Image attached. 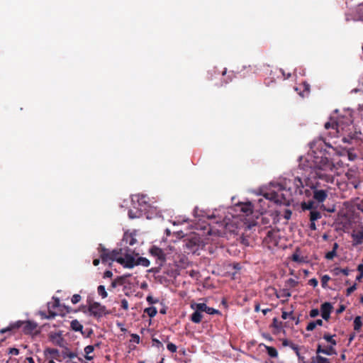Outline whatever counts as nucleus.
<instances>
[{
    "label": "nucleus",
    "mask_w": 363,
    "mask_h": 363,
    "mask_svg": "<svg viewBox=\"0 0 363 363\" xmlns=\"http://www.w3.org/2000/svg\"><path fill=\"white\" fill-rule=\"evenodd\" d=\"M98 251L103 263L115 261L128 269H132L138 265L147 267L150 264V261L145 257H140L135 259L132 255L133 251L128 247H120L111 251L100 244Z\"/></svg>",
    "instance_id": "2"
},
{
    "label": "nucleus",
    "mask_w": 363,
    "mask_h": 363,
    "mask_svg": "<svg viewBox=\"0 0 363 363\" xmlns=\"http://www.w3.org/2000/svg\"><path fill=\"white\" fill-rule=\"evenodd\" d=\"M337 255L336 252L335 250H331L325 254V259L331 260Z\"/></svg>",
    "instance_id": "33"
},
{
    "label": "nucleus",
    "mask_w": 363,
    "mask_h": 363,
    "mask_svg": "<svg viewBox=\"0 0 363 363\" xmlns=\"http://www.w3.org/2000/svg\"><path fill=\"white\" fill-rule=\"evenodd\" d=\"M80 300H81V296L79 294L73 295L72 297V299H71L72 303L74 304L79 303L80 301Z\"/></svg>",
    "instance_id": "40"
},
{
    "label": "nucleus",
    "mask_w": 363,
    "mask_h": 363,
    "mask_svg": "<svg viewBox=\"0 0 363 363\" xmlns=\"http://www.w3.org/2000/svg\"><path fill=\"white\" fill-rule=\"evenodd\" d=\"M117 286H118V285L117 284L116 281L114 279L112 281V282L108 289L109 291H111L112 289L116 288Z\"/></svg>",
    "instance_id": "57"
},
{
    "label": "nucleus",
    "mask_w": 363,
    "mask_h": 363,
    "mask_svg": "<svg viewBox=\"0 0 363 363\" xmlns=\"http://www.w3.org/2000/svg\"><path fill=\"white\" fill-rule=\"evenodd\" d=\"M54 301L52 302L48 303V309L55 311L57 308L60 306V300L57 298H53Z\"/></svg>",
    "instance_id": "18"
},
{
    "label": "nucleus",
    "mask_w": 363,
    "mask_h": 363,
    "mask_svg": "<svg viewBox=\"0 0 363 363\" xmlns=\"http://www.w3.org/2000/svg\"><path fill=\"white\" fill-rule=\"evenodd\" d=\"M113 276L111 271L107 270L104 273L103 278H111Z\"/></svg>",
    "instance_id": "55"
},
{
    "label": "nucleus",
    "mask_w": 363,
    "mask_h": 363,
    "mask_svg": "<svg viewBox=\"0 0 363 363\" xmlns=\"http://www.w3.org/2000/svg\"><path fill=\"white\" fill-rule=\"evenodd\" d=\"M57 315V313H56L55 311L52 310H48V317H46V319H53Z\"/></svg>",
    "instance_id": "37"
},
{
    "label": "nucleus",
    "mask_w": 363,
    "mask_h": 363,
    "mask_svg": "<svg viewBox=\"0 0 363 363\" xmlns=\"http://www.w3.org/2000/svg\"><path fill=\"white\" fill-rule=\"evenodd\" d=\"M313 322L315 323V326H317V325L321 326V325H323V320L321 319H318Z\"/></svg>",
    "instance_id": "63"
},
{
    "label": "nucleus",
    "mask_w": 363,
    "mask_h": 363,
    "mask_svg": "<svg viewBox=\"0 0 363 363\" xmlns=\"http://www.w3.org/2000/svg\"><path fill=\"white\" fill-rule=\"evenodd\" d=\"M199 241V239L197 238H194L191 240H189V243L187 244V245L189 246V245H197V242Z\"/></svg>",
    "instance_id": "54"
},
{
    "label": "nucleus",
    "mask_w": 363,
    "mask_h": 363,
    "mask_svg": "<svg viewBox=\"0 0 363 363\" xmlns=\"http://www.w3.org/2000/svg\"><path fill=\"white\" fill-rule=\"evenodd\" d=\"M281 296L289 298L291 296V293L289 291V290L284 289L282 291Z\"/></svg>",
    "instance_id": "56"
},
{
    "label": "nucleus",
    "mask_w": 363,
    "mask_h": 363,
    "mask_svg": "<svg viewBox=\"0 0 363 363\" xmlns=\"http://www.w3.org/2000/svg\"><path fill=\"white\" fill-rule=\"evenodd\" d=\"M330 279V277L325 274L323 275L321 278V285L323 288H326L328 281Z\"/></svg>",
    "instance_id": "31"
},
{
    "label": "nucleus",
    "mask_w": 363,
    "mask_h": 363,
    "mask_svg": "<svg viewBox=\"0 0 363 363\" xmlns=\"http://www.w3.org/2000/svg\"><path fill=\"white\" fill-rule=\"evenodd\" d=\"M315 327L316 326L315 325V323L313 321H311L306 326V330L308 331H311V330H314L315 328Z\"/></svg>",
    "instance_id": "46"
},
{
    "label": "nucleus",
    "mask_w": 363,
    "mask_h": 363,
    "mask_svg": "<svg viewBox=\"0 0 363 363\" xmlns=\"http://www.w3.org/2000/svg\"><path fill=\"white\" fill-rule=\"evenodd\" d=\"M147 197L145 195H141L138 196L137 202H138V208H142L144 212V214L147 213V211L149 208H150V205L147 202Z\"/></svg>",
    "instance_id": "10"
},
{
    "label": "nucleus",
    "mask_w": 363,
    "mask_h": 363,
    "mask_svg": "<svg viewBox=\"0 0 363 363\" xmlns=\"http://www.w3.org/2000/svg\"><path fill=\"white\" fill-rule=\"evenodd\" d=\"M301 208L303 211L311 210L313 211L315 208V203L313 201H308V202H302L301 204Z\"/></svg>",
    "instance_id": "16"
},
{
    "label": "nucleus",
    "mask_w": 363,
    "mask_h": 363,
    "mask_svg": "<svg viewBox=\"0 0 363 363\" xmlns=\"http://www.w3.org/2000/svg\"><path fill=\"white\" fill-rule=\"evenodd\" d=\"M152 341L153 346L157 347L158 348L163 347L162 343L159 340H157L156 338H152Z\"/></svg>",
    "instance_id": "38"
},
{
    "label": "nucleus",
    "mask_w": 363,
    "mask_h": 363,
    "mask_svg": "<svg viewBox=\"0 0 363 363\" xmlns=\"http://www.w3.org/2000/svg\"><path fill=\"white\" fill-rule=\"evenodd\" d=\"M39 314L43 319H46V317H48V314L45 311H40Z\"/></svg>",
    "instance_id": "62"
},
{
    "label": "nucleus",
    "mask_w": 363,
    "mask_h": 363,
    "mask_svg": "<svg viewBox=\"0 0 363 363\" xmlns=\"http://www.w3.org/2000/svg\"><path fill=\"white\" fill-rule=\"evenodd\" d=\"M147 301L149 303H151V304H152V303H157L158 301H157V300H155V299L153 298V297H152V296H148L147 297Z\"/></svg>",
    "instance_id": "58"
},
{
    "label": "nucleus",
    "mask_w": 363,
    "mask_h": 363,
    "mask_svg": "<svg viewBox=\"0 0 363 363\" xmlns=\"http://www.w3.org/2000/svg\"><path fill=\"white\" fill-rule=\"evenodd\" d=\"M240 211L246 216H249L252 213V206L250 203H242L240 206Z\"/></svg>",
    "instance_id": "15"
},
{
    "label": "nucleus",
    "mask_w": 363,
    "mask_h": 363,
    "mask_svg": "<svg viewBox=\"0 0 363 363\" xmlns=\"http://www.w3.org/2000/svg\"><path fill=\"white\" fill-rule=\"evenodd\" d=\"M323 354H327V355H332L333 354H335V350L334 349L333 346H328L325 348H324L323 351H322Z\"/></svg>",
    "instance_id": "30"
},
{
    "label": "nucleus",
    "mask_w": 363,
    "mask_h": 363,
    "mask_svg": "<svg viewBox=\"0 0 363 363\" xmlns=\"http://www.w3.org/2000/svg\"><path fill=\"white\" fill-rule=\"evenodd\" d=\"M336 271H339L342 274H343L345 276H347L349 274V269L347 268L341 269V268H336Z\"/></svg>",
    "instance_id": "49"
},
{
    "label": "nucleus",
    "mask_w": 363,
    "mask_h": 363,
    "mask_svg": "<svg viewBox=\"0 0 363 363\" xmlns=\"http://www.w3.org/2000/svg\"><path fill=\"white\" fill-rule=\"evenodd\" d=\"M321 218V213L315 210L310 212V221H315Z\"/></svg>",
    "instance_id": "21"
},
{
    "label": "nucleus",
    "mask_w": 363,
    "mask_h": 363,
    "mask_svg": "<svg viewBox=\"0 0 363 363\" xmlns=\"http://www.w3.org/2000/svg\"><path fill=\"white\" fill-rule=\"evenodd\" d=\"M108 313L105 306H102L98 302H92V315L101 317Z\"/></svg>",
    "instance_id": "6"
},
{
    "label": "nucleus",
    "mask_w": 363,
    "mask_h": 363,
    "mask_svg": "<svg viewBox=\"0 0 363 363\" xmlns=\"http://www.w3.org/2000/svg\"><path fill=\"white\" fill-rule=\"evenodd\" d=\"M130 276V274H128V275L117 277L115 279V280L116 281L118 286H123L125 283L126 279Z\"/></svg>",
    "instance_id": "24"
},
{
    "label": "nucleus",
    "mask_w": 363,
    "mask_h": 363,
    "mask_svg": "<svg viewBox=\"0 0 363 363\" xmlns=\"http://www.w3.org/2000/svg\"><path fill=\"white\" fill-rule=\"evenodd\" d=\"M22 328V332L26 335H33L37 333L38 324L32 320H18L11 323L6 328L0 330L1 333H5L7 331Z\"/></svg>",
    "instance_id": "4"
},
{
    "label": "nucleus",
    "mask_w": 363,
    "mask_h": 363,
    "mask_svg": "<svg viewBox=\"0 0 363 363\" xmlns=\"http://www.w3.org/2000/svg\"><path fill=\"white\" fill-rule=\"evenodd\" d=\"M308 284L311 285V286H313V287H315L318 286V280L315 279V278H313V279H311L309 281H308Z\"/></svg>",
    "instance_id": "50"
},
{
    "label": "nucleus",
    "mask_w": 363,
    "mask_h": 363,
    "mask_svg": "<svg viewBox=\"0 0 363 363\" xmlns=\"http://www.w3.org/2000/svg\"><path fill=\"white\" fill-rule=\"evenodd\" d=\"M291 214L292 213L291 210L286 209L284 212V217L285 219L289 220L291 218Z\"/></svg>",
    "instance_id": "41"
},
{
    "label": "nucleus",
    "mask_w": 363,
    "mask_h": 363,
    "mask_svg": "<svg viewBox=\"0 0 363 363\" xmlns=\"http://www.w3.org/2000/svg\"><path fill=\"white\" fill-rule=\"evenodd\" d=\"M9 353L12 355H18L19 354V350L17 348H10Z\"/></svg>",
    "instance_id": "53"
},
{
    "label": "nucleus",
    "mask_w": 363,
    "mask_h": 363,
    "mask_svg": "<svg viewBox=\"0 0 363 363\" xmlns=\"http://www.w3.org/2000/svg\"><path fill=\"white\" fill-rule=\"evenodd\" d=\"M265 348L268 355L270 357L276 358L278 356V352L275 347L265 345Z\"/></svg>",
    "instance_id": "17"
},
{
    "label": "nucleus",
    "mask_w": 363,
    "mask_h": 363,
    "mask_svg": "<svg viewBox=\"0 0 363 363\" xmlns=\"http://www.w3.org/2000/svg\"><path fill=\"white\" fill-rule=\"evenodd\" d=\"M50 339L52 341V342L55 343V345L60 347H64L65 340L62 337L60 333H55L53 335H51Z\"/></svg>",
    "instance_id": "14"
},
{
    "label": "nucleus",
    "mask_w": 363,
    "mask_h": 363,
    "mask_svg": "<svg viewBox=\"0 0 363 363\" xmlns=\"http://www.w3.org/2000/svg\"><path fill=\"white\" fill-rule=\"evenodd\" d=\"M196 303L191 304V308L194 310V312L191 315L190 320L194 323H199L202 320L203 315L202 311H199Z\"/></svg>",
    "instance_id": "7"
},
{
    "label": "nucleus",
    "mask_w": 363,
    "mask_h": 363,
    "mask_svg": "<svg viewBox=\"0 0 363 363\" xmlns=\"http://www.w3.org/2000/svg\"><path fill=\"white\" fill-rule=\"evenodd\" d=\"M319 315V310L318 308H313L310 311V316L315 318Z\"/></svg>",
    "instance_id": "42"
},
{
    "label": "nucleus",
    "mask_w": 363,
    "mask_h": 363,
    "mask_svg": "<svg viewBox=\"0 0 363 363\" xmlns=\"http://www.w3.org/2000/svg\"><path fill=\"white\" fill-rule=\"evenodd\" d=\"M197 308H199V311H202L208 314H220V312L218 310L208 307L205 303H199L197 304Z\"/></svg>",
    "instance_id": "11"
},
{
    "label": "nucleus",
    "mask_w": 363,
    "mask_h": 363,
    "mask_svg": "<svg viewBox=\"0 0 363 363\" xmlns=\"http://www.w3.org/2000/svg\"><path fill=\"white\" fill-rule=\"evenodd\" d=\"M47 351L50 354H51L52 357L54 359H57L58 357H60V352L57 349L48 348Z\"/></svg>",
    "instance_id": "28"
},
{
    "label": "nucleus",
    "mask_w": 363,
    "mask_h": 363,
    "mask_svg": "<svg viewBox=\"0 0 363 363\" xmlns=\"http://www.w3.org/2000/svg\"><path fill=\"white\" fill-rule=\"evenodd\" d=\"M345 310V306L344 305H340L339 308L337 309L336 313L337 314L342 313Z\"/></svg>",
    "instance_id": "59"
},
{
    "label": "nucleus",
    "mask_w": 363,
    "mask_h": 363,
    "mask_svg": "<svg viewBox=\"0 0 363 363\" xmlns=\"http://www.w3.org/2000/svg\"><path fill=\"white\" fill-rule=\"evenodd\" d=\"M292 260L294 261V262H301L302 260L299 256V255L296 254V253H294L293 255H292Z\"/></svg>",
    "instance_id": "52"
},
{
    "label": "nucleus",
    "mask_w": 363,
    "mask_h": 363,
    "mask_svg": "<svg viewBox=\"0 0 363 363\" xmlns=\"http://www.w3.org/2000/svg\"><path fill=\"white\" fill-rule=\"evenodd\" d=\"M323 338L328 342H330L331 344V346H335L337 345V342L335 340L333 339V336L328 334V333H325L324 335H323Z\"/></svg>",
    "instance_id": "27"
},
{
    "label": "nucleus",
    "mask_w": 363,
    "mask_h": 363,
    "mask_svg": "<svg viewBox=\"0 0 363 363\" xmlns=\"http://www.w3.org/2000/svg\"><path fill=\"white\" fill-rule=\"evenodd\" d=\"M287 282L291 287H295L298 284V281L292 278H290L289 279H288Z\"/></svg>",
    "instance_id": "44"
},
{
    "label": "nucleus",
    "mask_w": 363,
    "mask_h": 363,
    "mask_svg": "<svg viewBox=\"0 0 363 363\" xmlns=\"http://www.w3.org/2000/svg\"><path fill=\"white\" fill-rule=\"evenodd\" d=\"M357 12L362 13V15L359 16V19L363 21V4L358 6Z\"/></svg>",
    "instance_id": "47"
},
{
    "label": "nucleus",
    "mask_w": 363,
    "mask_h": 363,
    "mask_svg": "<svg viewBox=\"0 0 363 363\" xmlns=\"http://www.w3.org/2000/svg\"><path fill=\"white\" fill-rule=\"evenodd\" d=\"M293 315L292 312H290V313H287L286 311H283L282 312V314H281V318L284 319V320H286V318H291V316Z\"/></svg>",
    "instance_id": "51"
},
{
    "label": "nucleus",
    "mask_w": 363,
    "mask_h": 363,
    "mask_svg": "<svg viewBox=\"0 0 363 363\" xmlns=\"http://www.w3.org/2000/svg\"><path fill=\"white\" fill-rule=\"evenodd\" d=\"M71 328L75 331H79L82 330L83 326L77 320H74L71 322Z\"/></svg>",
    "instance_id": "25"
},
{
    "label": "nucleus",
    "mask_w": 363,
    "mask_h": 363,
    "mask_svg": "<svg viewBox=\"0 0 363 363\" xmlns=\"http://www.w3.org/2000/svg\"><path fill=\"white\" fill-rule=\"evenodd\" d=\"M362 326V317L356 316L354 320V330L356 331H359Z\"/></svg>",
    "instance_id": "19"
},
{
    "label": "nucleus",
    "mask_w": 363,
    "mask_h": 363,
    "mask_svg": "<svg viewBox=\"0 0 363 363\" xmlns=\"http://www.w3.org/2000/svg\"><path fill=\"white\" fill-rule=\"evenodd\" d=\"M150 253L159 260L160 266L165 262L166 255L161 248L154 245L150 249Z\"/></svg>",
    "instance_id": "5"
},
{
    "label": "nucleus",
    "mask_w": 363,
    "mask_h": 363,
    "mask_svg": "<svg viewBox=\"0 0 363 363\" xmlns=\"http://www.w3.org/2000/svg\"><path fill=\"white\" fill-rule=\"evenodd\" d=\"M84 352L86 353V355L84 356L85 358L87 359V360H91V356H89V354L91 353V345H87L85 348H84Z\"/></svg>",
    "instance_id": "36"
},
{
    "label": "nucleus",
    "mask_w": 363,
    "mask_h": 363,
    "mask_svg": "<svg viewBox=\"0 0 363 363\" xmlns=\"http://www.w3.org/2000/svg\"><path fill=\"white\" fill-rule=\"evenodd\" d=\"M145 312L148 315L149 317L153 318L156 315L157 311L155 307H149L145 309Z\"/></svg>",
    "instance_id": "26"
},
{
    "label": "nucleus",
    "mask_w": 363,
    "mask_h": 363,
    "mask_svg": "<svg viewBox=\"0 0 363 363\" xmlns=\"http://www.w3.org/2000/svg\"><path fill=\"white\" fill-rule=\"evenodd\" d=\"M272 326L278 330H280L282 328V323L279 321L277 318H274L272 320Z\"/></svg>",
    "instance_id": "29"
},
{
    "label": "nucleus",
    "mask_w": 363,
    "mask_h": 363,
    "mask_svg": "<svg viewBox=\"0 0 363 363\" xmlns=\"http://www.w3.org/2000/svg\"><path fill=\"white\" fill-rule=\"evenodd\" d=\"M131 341L138 344L140 342V336L137 334H132Z\"/></svg>",
    "instance_id": "45"
},
{
    "label": "nucleus",
    "mask_w": 363,
    "mask_h": 363,
    "mask_svg": "<svg viewBox=\"0 0 363 363\" xmlns=\"http://www.w3.org/2000/svg\"><path fill=\"white\" fill-rule=\"evenodd\" d=\"M309 228L312 230H316V225H315V221H311Z\"/></svg>",
    "instance_id": "60"
},
{
    "label": "nucleus",
    "mask_w": 363,
    "mask_h": 363,
    "mask_svg": "<svg viewBox=\"0 0 363 363\" xmlns=\"http://www.w3.org/2000/svg\"><path fill=\"white\" fill-rule=\"evenodd\" d=\"M302 86L303 88V90L302 92H299L298 94L302 97H304L305 96H308L310 93V85L306 82H303L302 84Z\"/></svg>",
    "instance_id": "22"
},
{
    "label": "nucleus",
    "mask_w": 363,
    "mask_h": 363,
    "mask_svg": "<svg viewBox=\"0 0 363 363\" xmlns=\"http://www.w3.org/2000/svg\"><path fill=\"white\" fill-rule=\"evenodd\" d=\"M134 208H135V210L130 209L128 211V216L130 218L133 219V218H140L144 214V212H143V210L142 208H138L137 206H134Z\"/></svg>",
    "instance_id": "12"
},
{
    "label": "nucleus",
    "mask_w": 363,
    "mask_h": 363,
    "mask_svg": "<svg viewBox=\"0 0 363 363\" xmlns=\"http://www.w3.org/2000/svg\"><path fill=\"white\" fill-rule=\"evenodd\" d=\"M357 270H358L360 273H362V274H363V264H359V265L357 267Z\"/></svg>",
    "instance_id": "64"
},
{
    "label": "nucleus",
    "mask_w": 363,
    "mask_h": 363,
    "mask_svg": "<svg viewBox=\"0 0 363 363\" xmlns=\"http://www.w3.org/2000/svg\"><path fill=\"white\" fill-rule=\"evenodd\" d=\"M357 289V285L356 284H353L352 286L349 287L348 289H347V291H346V296H350L352 292H354Z\"/></svg>",
    "instance_id": "39"
},
{
    "label": "nucleus",
    "mask_w": 363,
    "mask_h": 363,
    "mask_svg": "<svg viewBox=\"0 0 363 363\" xmlns=\"http://www.w3.org/2000/svg\"><path fill=\"white\" fill-rule=\"evenodd\" d=\"M279 191H285V193L279 192L266 193L265 198L279 204H289L290 196L294 195L305 194L310 197L313 195V199L318 203H323L328 196V188L323 189L319 182H309L305 189L303 182L299 177H295L293 180L285 179L281 183L277 184Z\"/></svg>",
    "instance_id": "1"
},
{
    "label": "nucleus",
    "mask_w": 363,
    "mask_h": 363,
    "mask_svg": "<svg viewBox=\"0 0 363 363\" xmlns=\"http://www.w3.org/2000/svg\"><path fill=\"white\" fill-rule=\"evenodd\" d=\"M137 242V240L135 238L134 235L131 233L125 232L123 235L122 241H121V245H130L133 246ZM124 247H128L127 246H125Z\"/></svg>",
    "instance_id": "9"
},
{
    "label": "nucleus",
    "mask_w": 363,
    "mask_h": 363,
    "mask_svg": "<svg viewBox=\"0 0 363 363\" xmlns=\"http://www.w3.org/2000/svg\"><path fill=\"white\" fill-rule=\"evenodd\" d=\"M97 292H98V294L99 296H101L102 298H105L108 296V294L106 291L105 286L103 285H100L98 286Z\"/></svg>",
    "instance_id": "23"
},
{
    "label": "nucleus",
    "mask_w": 363,
    "mask_h": 363,
    "mask_svg": "<svg viewBox=\"0 0 363 363\" xmlns=\"http://www.w3.org/2000/svg\"><path fill=\"white\" fill-rule=\"evenodd\" d=\"M355 206L357 210L363 213V199L360 200L358 203L355 204Z\"/></svg>",
    "instance_id": "43"
},
{
    "label": "nucleus",
    "mask_w": 363,
    "mask_h": 363,
    "mask_svg": "<svg viewBox=\"0 0 363 363\" xmlns=\"http://www.w3.org/2000/svg\"><path fill=\"white\" fill-rule=\"evenodd\" d=\"M316 362L317 363H330L328 359L323 357L322 356L318 355L316 357Z\"/></svg>",
    "instance_id": "34"
},
{
    "label": "nucleus",
    "mask_w": 363,
    "mask_h": 363,
    "mask_svg": "<svg viewBox=\"0 0 363 363\" xmlns=\"http://www.w3.org/2000/svg\"><path fill=\"white\" fill-rule=\"evenodd\" d=\"M290 347L295 352L298 358L301 357L300 353H299V347L298 345L294 344V343H290Z\"/></svg>",
    "instance_id": "32"
},
{
    "label": "nucleus",
    "mask_w": 363,
    "mask_h": 363,
    "mask_svg": "<svg viewBox=\"0 0 363 363\" xmlns=\"http://www.w3.org/2000/svg\"><path fill=\"white\" fill-rule=\"evenodd\" d=\"M167 348L169 351H170L171 352H175L177 351V346L172 343V342H169L167 345Z\"/></svg>",
    "instance_id": "35"
},
{
    "label": "nucleus",
    "mask_w": 363,
    "mask_h": 363,
    "mask_svg": "<svg viewBox=\"0 0 363 363\" xmlns=\"http://www.w3.org/2000/svg\"><path fill=\"white\" fill-rule=\"evenodd\" d=\"M333 308L332 304L329 302H325L321 305V316L324 320H328L330 318Z\"/></svg>",
    "instance_id": "8"
},
{
    "label": "nucleus",
    "mask_w": 363,
    "mask_h": 363,
    "mask_svg": "<svg viewBox=\"0 0 363 363\" xmlns=\"http://www.w3.org/2000/svg\"><path fill=\"white\" fill-rule=\"evenodd\" d=\"M324 126H325V129L332 128V129L336 130V132H337V133L339 132L340 126H339L338 123H337V122H332V123L327 122L325 123Z\"/></svg>",
    "instance_id": "20"
},
{
    "label": "nucleus",
    "mask_w": 363,
    "mask_h": 363,
    "mask_svg": "<svg viewBox=\"0 0 363 363\" xmlns=\"http://www.w3.org/2000/svg\"><path fill=\"white\" fill-rule=\"evenodd\" d=\"M290 343H292L291 342L289 341L288 340L286 339H284L282 341V345L283 346L286 347V346H289L290 347Z\"/></svg>",
    "instance_id": "61"
},
{
    "label": "nucleus",
    "mask_w": 363,
    "mask_h": 363,
    "mask_svg": "<svg viewBox=\"0 0 363 363\" xmlns=\"http://www.w3.org/2000/svg\"><path fill=\"white\" fill-rule=\"evenodd\" d=\"M121 308H123L124 310L128 309V302L125 298L121 301Z\"/></svg>",
    "instance_id": "48"
},
{
    "label": "nucleus",
    "mask_w": 363,
    "mask_h": 363,
    "mask_svg": "<svg viewBox=\"0 0 363 363\" xmlns=\"http://www.w3.org/2000/svg\"><path fill=\"white\" fill-rule=\"evenodd\" d=\"M311 148L312 152L308 155L306 159L308 166L324 172L333 171L335 166L330 157V150L334 151V148L321 139L312 143Z\"/></svg>",
    "instance_id": "3"
},
{
    "label": "nucleus",
    "mask_w": 363,
    "mask_h": 363,
    "mask_svg": "<svg viewBox=\"0 0 363 363\" xmlns=\"http://www.w3.org/2000/svg\"><path fill=\"white\" fill-rule=\"evenodd\" d=\"M353 245H359L363 242V230L352 234Z\"/></svg>",
    "instance_id": "13"
}]
</instances>
